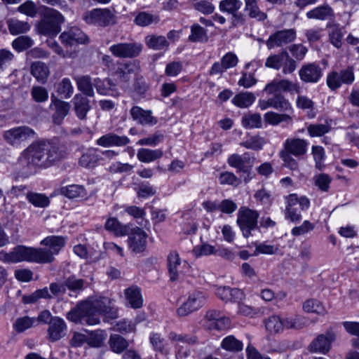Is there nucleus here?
Wrapping results in <instances>:
<instances>
[{
	"instance_id": "1",
	"label": "nucleus",
	"mask_w": 359,
	"mask_h": 359,
	"mask_svg": "<svg viewBox=\"0 0 359 359\" xmlns=\"http://www.w3.org/2000/svg\"><path fill=\"white\" fill-rule=\"evenodd\" d=\"M100 315L111 319L118 317L114 299L107 297H88L69 311L66 317L75 323L95 325L100 323Z\"/></svg>"
},
{
	"instance_id": "2",
	"label": "nucleus",
	"mask_w": 359,
	"mask_h": 359,
	"mask_svg": "<svg viewBox=\"0 0 359 359\" xmlns=\"http://www.w3.org/2000/svg\"><path fill=\"white\" fill-rule=\"evenodd\" d=\"M63 157L59 147L46 141L32 143L20 154V162L27 167L48 168Z\"/></svg>"
},
{
	"instance_id": "3",
	"label": "nucleus",
	"mask_w": 359,
	"mask_h": 359,
	"mask_svg": "<svg viewBox=\"0 0 359 359\" xmlns=\"http://www.w3.org/2000/svg\"><path fill=\"white\" fill-rule=\"evenodd\" d=\"M0 259L5 262L12 263L29 262L39 264H48L50 263L51 256L39 248L19 245L15 247L9 253L0 252Z\"/></svg>"
},
{
	"instance_id": "4",
	"label": "nucleus",
	"mask_w": 359,
	"mask_h": 359,
	"mask_svg": "<svg viewBox=\"0 0 359 359\" xmlns=\"http://www.w3.org/2000/svg\"><path fill=\"white\" fill-rule=\"evenodd\" d=\"M40 20L36 25L37 32L50 37L55 36L61 30L65 17L57 10L43 6L40 12Z\"/></svg>"
},
{
	"instance_id": "5",
	"label": "nucleus",
	"mask_w": 359,
	"mask_h": 359,
	"mask_svg": "<svg viewBox=\"0 0 359 359\" xmlns=\"http://www.w3.org/2000/svg\"><path fill=\"white\" fill-rule=\"evenodd\" d=\"M285 218L292 222H299L302 215L297 206L302 210H306L309 208V200L305 196L298 197L296 194H292L285 197Z\"/></svg>"
},
{
	"instance_id": "6",
	"label": "nucleus",
	"mask_w": 359,
	"mask_h": 359,
	"mask_svg": "<svg viewBox=\"0 0 359 359\" xmlns=\"http://www.w3.org/2000/svg\"><path fill=\"white\" fill-rule=\"evenodd\" d=\"M259 213L248 208L241 207L237 214V224L239 226L243 236L245 238L250 237L252 231L257 227Z\"/></svg>"
},
{
	"instance_id": "7",
	"label": "nucleus",
	"mask_w": 359,
	"mask_h": 359,
	"mask_svg": "<svg viewBox=\"0 0 359 359\" xmlns=\"http://www.w3.org/2000/svg\"><path fill=\"white\" fill-rule=\"evenodd\" d=\"M35 131L28 126H18L4 131L3 137L10 145L18 147L23 142L34 139Z\"/></svg>"
},
{
	"instance_id": "8",
	"label": "nucleus",
	"mask_w": 359,
	"mask_h": 359,
	"mask_svg": "<svg viewBox=\"0 0 359 359\" xmlns=\"http://www.w3.org/2000/svg\"><path fill=\"white\" fill-rule=\"evenodd\" d=\"M83 20L89 25L106 27L115 22V16L108 8H94L86 11Z\"/></svg>"
},
{
	"instance_id": "9",
	"label": "nucleus",
	"mask_w": 359,
	"mask_h": 359,
	"mask_svg": "<svg viewBox=\"0 0 359 359\" xmlns=\"http://www.w3.org/2000/svg\"><path fill=\"white\" fill-rule=\"evenodd\" d=\"M205 294L201 291L191 293L188 299L177 310L179 316H187L202 307L206 302Z\"/></svg>"
},
{
	"instance_id": "10",
	"label": "nucleus",
	"mask_w": 359,
	"mask_h": 359,
	"mask_svg": "<svg viewBox=\"0 0 359 359\" xmlns=\"http://www.w3.org/2000/svg\"><path fill=\"white\" fill-rule=\"evenodd\" d=\"M140 43H118L109 47L111 53L119 58H133L137 57L142 50Z\"/></svg>"
},
{
	"instance_id": "11",
	"label": "nucleus",
	"mask_w": 359,
	"mask_h": 359,
	"mask_svg": "<svg viewBox=\"0 0 359 359\" xmlns=\"http://www.w3.org/2000/svg\"><path fill=\"white\" fill-rule=\"evenodd\" d=\"M353 68L348 67L339 72H332L327 76V85L332 90L338 89L342 84L351 85L354 82Z\"/></svg>"
},
{
	"instance_id": "12",
	"label": "nucleus",
	"mask_w": 359,
	"mask_h": 359,
	"mask_svg": "<svg viewBox=\"0 0 359 359\" xmlns=\"http://www.w3.org/2000/svg\"><path fill=\"white\" fill-rule=\"evenodd\" d=\"M228 164L236 168L238 172L246 174L244 181L248 182L251 179V170L252 167L251 158L248 153L243 155L233 154L229 156L227 159Z\"/></svg>"
},
{
	"instance_id": "13",
	"label": "nucleus",
	"mask_w": 359,
	"mask_h": 359,
	"mask_svg": "<svg viewBox=\"0 0 359 359\" xmlns=\"http://www.w3.org/2000/svg\"><path fill=\"white\" fill-rule=\"evenodd\" d=\"M147 233L140 227L132 229L128 235V245L129 250L135 254L142 253L147 248Z\"/></svg>"
},
{
	"instance_id": "14",
	"label": "nucleus",
	"mask_w": 359,
	"mask_h": 359,
	"mask_svg": "<svg viewBox=\"0 0 359 359\" xmlns=\"http://www.w3.org/2000/svg\"><path fill=\"white\" fill-rule=\"evenodd\" d=\"M59 38L65 46H73L88 42V36L77 27H72L64 31Z\"/></svg>"
},
{
	"instance_id": "15",
	"label": "nucleus",
	"mask_w": 359,
	"mask_h": 359,
	"mask_svg": "<svg viewBox=\"0 0 359 359\" xmlns=\"http://www.w3.org/2000/svg\"><path fill=\"white\" fill-rule=\"evenodd\" d=\"M309 142L304 139L298 137H290L283 143V149L281 151L293 155L294 157L304 156L308 150Z\"/></svg>"
},
{
	"instance_id": "16",
	"label": "nucleus",
	"mask_w": 359,
	"mask_h": 359,
	"mask_svg": "<svg viewBox=\"0 0 359 359\" xmlns=\"http://www.w3.org/2000/svg\"><path fill=\"white\" fill-rule=\"evenodd\" d=\"M336 335L333 332H327L325 334H319L309 346L311 353L326 354L331 348L332 343L335 340Z\"/></svg>"
},
{
	"instance_id": "17",
	"label": "nucleus",
	"mask_w": 359,
	"mask_h": 359,
	"mask_svg": "<svg viewBox=\"0 0 359 359\" xmlns=\"http://www.w3.org/2000/svg\"><path fill=\"white\" fill-rule=\"evenodd\" d=\"M296 38V31L294 29H287L276 32L266 41L269 49L280 47L292 42Z\"/></svg>"
},
{
	"instance_id": "18",
	"label": "nucleus",
	"mask_w": 359,
	"mask_h": 359,
	"mask_svg": "<svg viewBox=\"0 0 359 359\" xmlns=\"http://www.w3.org/2000/svg\"><path fill=\"white\" fill-rule=\"evenodd\" d=\"M50 108L53 111L52 114L53 123L55 125H61L65 118L68 115L71 105L69 102L51 97Z\"/></svg>"
},
{
	"instance_id": "19",
	"label": "nucleus",
	"mask_w": 359,
	"mask_h": 359,
	"mask_svg": "<svg viewBox=\"0 0 359 359\" xmlns=\"http://www.w3.org/2000/svg\"><path fill=\"white\" fill-rule=\"evenodd\" d=\"M238 62V58L236 55L232 52L226 53L220 62H215L212 65L210 71V75L222 74L228 69L235 67Z\"/></svg>"
},
{
	"instance_id": "20",
	"label": "nucleus",
	"mask_w": 359,
	"mask_h": 359,
	"mask_svg": "<svg viewBox=\"0 0 359 359\" xmlns=\"http://www.w3.org/2000/svg\"><path fill=\"white\" fill-rule=\"evenodd\" d=\"M300 79L305 83H317L323 76L322 68L316 63L302 65L299 70Z\"/></svg>"
},
{
	"instance_id": "21",
	"label": "nucleus",
	"mask_w": 359,
	"mask_h": 359,
	"mask_svg": "<svg viewBox=\"0 0 359 359\" xmlns=\"http://www.w3.org/2000/svg\"><path fill=\"white\" fill-rule=\"evenodd\" d=\"M41 244L48 247L46 248H40L51 256L50 263L55 259L54 256L57 255L61 249L65 245V238L60 236H50L41 241Z\"/></svg>"
},
{
	"instance_id": "22",
	"label": "nucleus",
	"mask_w": 359,
	"mask_h": 359,
	"mask_svg": "<svg viewBox=\"0 0 359 359\" xmlns=\"http://www.w3.org/2000/svg\"><path fill=\"white\" fill-rule=\"evenodd\" d=\"M130 139L126 136H119L114 133H109L98 138L96 144L102 147H124L130 143Z\"/></svg>"
},
{
	"instance_id": "23",
	"label": "nucleus",
	"mask_w": 359,
	"mask_h": 359,
	"mask_svg": "<svg viewBox=\"0 0 359 359\" xmlns=\"http://www.w3.org/2000/svg\"><path fill=\"white\" fill-rule=\"evenodd\" d=\"M67 325L65 320L57 316L50 319L48 329V339L51 341H56L62 338L65 335V331Z\"/></svg>"
},
{
	"instance_id": "24",
	"label": "nucleus",
	"mask_w": 359,
	"mask_h": 359,
	"mask_svg": "<svg viewBox=\"0 0 359 359\" xmlns=\"http://www.w3.org/2000/svg\"><path fill=\"white\" fill-rule=\"evenodd\" d=\"M130 113L133 119L140 124L154 126L157 123V118L152 116L151 110H144L138 106H134Z\"/></svg>"
},
{
	"instance_id": "25",
	"label": "nucleus",
	"mask_w": 359,
	"mask_h": 359,
	"mask_svg": "<svg viewBox=\"0 0 359 359\" xmlns=\"http://www.w3.org/2000/svg\"><path fill=\"white\" fill-rule=\"evenodd\" d=\"M216 294L224 302H238L244 298V294L241 290L226 286L218 287L216 290Z\"/></svg>"
},
{
	"instance_id": "26",
	"label": "nucleus",
	"mask_w": 359,
	"mask_h": 359,
	"mask_svg": "<svg viewBox=\"0 0 359 359\" xmlns=\"http://www.w3.org/2000/svg\"><path fill=\"white\" fill-rule=\"evenodd\" d=\"M124 295L128 305L134 309H140L143 306V297L140 287L132 285L124 290Z\"/></svg>"
},
{
	"instance_id": "27",
	"label": "nucleus",
	"mask_w": 359,
	"mask_h": 359,
	"mask_svg": "<svg viewBox=\"0 0 359 359\" xmlns=\"http://www.w3.org/2000/svg\"><path fill=\"white\" fill-rule=\"evenodd\" d=\"M72 103L77 118L80 120H85L91 108L88 99L81 94H76L72 100Z\"/></svg>"
},
{
	"instance_id": "28",
	"label": "nucleus",
	"mask_w": 359,
	"mask_h": 359,
	"mask_svg": "<svg viewBox=\"0 0 359 359\" xmlns=\"http://www.w3.org/2000/svg\"><path fill=\"white\" fill-rule=\"evenodd\" d=\"M60 193L69 199H83L86 198L88 195L85 187L80 184H71L62 187L60 189Z\"/></svg>"
},
{
	"instance_id": "29",
	"label": "nucleus",
	"mask_w": 359,
	"mask_h": 359,
	"mask_svg": "<svg viewBox=\"0 0 359 359\" xmlns=\"http://www.w3.org/2000/svg\"><path fill=\"white\" fill-rule=\"evenodd\" d=\"M102 159L98 154V149L91 148L81 155L79 163L84 168H95Z\"/></svg>"
},
{
	"instance_id": "30",
	"label": "nucleus",
	"mask_w": 359,
	"mask_h": 359,
	"mask_svg": "<svg viewBox=\"0 0 359 359\" xmlns=\"http://www.w3.org/2000/svg\"><path fill=\"white\" fill-rule=\"evenodd\" d=\"M138 67L135 62H128L118 65L114 74L123 82L130 81L131 75L135 74Z\"/></svg>"
},
{
	"instance_id": "31",
	"label": "nucleus",
	"mask_w": 359,
	"mask_h": 359,
	"mask_svg": "<svg viewBox=\"0 0 359 359\" xmlns=\"http://www.w3.org/2000/svg\"><path fill=\"white\" fill-rule=\"evenodd\" d=\"M167 262L170 280H177L181 268V259L179 254L175 251L170 252L168 255Z\"/></svg>"
},
{
	"instance_id": "32",
	"label": "nucleus",
	"mask_w": 359,
	"mask_h": 359,
	"mask_svg": "<svg viewBox=\"0 0 359 359\" xmlns=\"http://www.w3.org/2000/svg\"><path fill=\"white\" fill-rule=\"evenodd\" d=\"M264 121L272 126H277L281 123L292 124L293 115L282 113L278 114L274 111H268L264 115Z\"/></svg>"
},
{
	"instance_id": "33",
	"label": "nucleus",
	"mask_w": 359,
	"mask_h": 359,
	"mask_svg": "<svg viewBox=\"0 0 359 359\" xmlns=\"http://www.w3.org/2000/svg\"><path fill=\"white\" fill-rule=\"evenodd\" d=\"M271 108L283 113L293 115L294 109L291 103L283 95L276 94L271 97Z\"/></svg>"
},
{
	"instance_id": "34",
	"label": "nucleus",
	"mask_w": 359,
	"mask_h": 359,
	"mask_svg": "<svg viewBox=\"0 0 359 359\" xmlns=\"http://www.w3.org/2000/svg\"><path fill=\"white\" fill-rule=\"evenodd\" d=\"M163 155V151L161 149H150L141 148L138 149L137 157L142 163H151L161 158Z\"/></svg>"
},
{
	"instance_id": "35",
	"label": "nucleus",
	"mask_w": 359,
	"mask_h": 359,
	"mask_svg": "<svg viewBox=\"0 0 359 359\" xmlns=\"http://www.w3.org/2000/svg\"><path fill=\"white\" fill-rule=\"evenodd\" d=\"M104 228L116 236H126L129 230L128 226L122 224L116 217L109 218L105 222Z\"/></svg>"
},
{
	"instance_id": "36",
	"label": "nucleus",
	"mask_w": 359,
	"mask_h": 359,
	"mask_svg": "<svg viewBox=\"0 0 359 359\" xmlns=\"http://www.w3.org/2000/svg\"><path fill=\"white\" fill-rule=\"evenodd\" d=\"M306 15L309 19L325 20L333 16V11L328 5H323L308 11Z\"/></svg>"
},
{
	"instance_id": "37",
	"label": "nucleus",
	"mask_w": 359,
	"mask_h": 359,
	"mask_svg": "<svg viewBox=\"0 0 359 359\" xmlns=\"http://www.w3.org/2000/svg\"><path fill=\"white\" fill-rule=\"evenodd\" d=\"M149 341L155 351L165 355L169 353L168 344L161 334L151 333L149 337Z\"/></svg>"
},
{
	"instance_id": "38",
	"label": "nucleus",
	"mask_w": 359,
	"mask_h": 359,
	"mask_svg": "<svg viewBox=\"0 0 359 359\" xmlns=\"http://www.w3.org/2000/svg\"><path fill=\"white\" fill-rule=\"evenodd\" d=\"M31 73L38 81L44 83L49 76L50 71L48 67L45 63L37 61L32 64Z\"/></svg>"
},
{
	"instance_id": "39",
	"label": "nucleus",
	"mask_w": 359,
	"mask_h": 359,
	"mask_svg": "<svg viewBox=\"0 0 359 359\" xmlns=\"http://www.w3.org/2000/svg\"><path fill=\"white\" fill-rule=\"evenodd\" d=\"M8 28L12 35L25 34L30 30L31 26L27 22L21 21L15 18H11L7 21Z\"/></svg>"
},
{
	"instance_id": "40",
	"label": "nucleus",
	"mask_w": 359,
	"mask_h": 359,
	"mask_svg": "<svg viewBox=\"0 0 359 359\" xmlns=\"http://www.w3.org/2000/svg\"><path fill=\"white\" fill-rule=\"evenodd\" d=\"M77 88L85 95L93 97L95 95L92 80L90 76L85 75L78 76L75 79Z\"/></svg>"
},
{
	"instance_id": "41",
	"label": "nucleus",
	"mask_w": 359,
	"mask_h": 359,
	"mask_svg": "<svg viewBox=\"0 0 359 359\" xmlns=\"http://www.w3.org/2000/svg\"><path fill=\"white\" fill-rule=\"evenodd\" d=\"M220 346L224 350L232 353H238L243 349V342L236 339L233 335H229L224 337Z\"/></svg>"
},
{
	"instance_id": "42",
	"label": "nucleus",
	"mask_w": 359,
	"mask_h": 359,
	"mask_svg": "<svg viewBox=\"0 0 359 359\" xmlns=\"http://www.w3.org/2000/svg\"><path fill=\"white\" fill-rule=\"evenodd\" d=\"M145 43L156 50L167 49L169 46V42L164 36L149 35L145 38Z\"/></svg>"
},
{
	"instance_id": "43",
	"label": "nucleus",
	"mask_w": 359,
	"mask_h": 359,
	"mask_svg": "<svg viewBox=\"0 0 359 359\" xmlns=\"http://www.w3.org/2000/svg\"><path fill=\"white\" fill-rule=\"evenodd\" d=\"M55 91L62 98L69 99L74 93V87L69 78H63L55 85Z\"/></svg>"
},
{
	"instance_id": "44",
	"label": "nucleus",
	"mask_w": 359,
	"mask_h": 359,
	"mask_svg": "<svg viewBox=\"0 0 359 359\" xmlns=\"http://www.w3.org/2000/svg\"><path fill=\"white\" fill-rule=\"evenodd\" d=\"M93 85L100 95H111L115 90V84L110 79H95Z\"/></svg>"
},
{
	"instance_id": "45",
	"label": "nucleus",
	"mask_w": 359,
	"mask_h": 359,
	"mask_svg": "<svg viewBox=\"0 0 359 359\" xmlns=\"http://www.w3.org/2000/svg\"><path fill=\"white\" fill-rule=\"evenodd\" d=\"M244 10L250 18L257 21H264L267 18L266 13L260 10L257 1L245 4Z\"/></svg>"
},
{
	"instance_id": "46",
	"label": "nucleus",
	"mask_w": 359,
	"mask_h": 359,
	"mask_svg": "<svg viewBox=\"0 0 359 359\" xmlns=\"http://www.w3.org/2000/svg\"><path fill=\"white\" fill-rule=\"evenodd\" d=\"M255 95L250 92L241 93L235 95L232 102L238 107L246 108L255 101Z\"/></svg>"
},
{
	"instance_id": "47",
	"label": "nucleus",
	"mask_w": 359,
	"mask_h": 359,
	"mask_svg": "<svg viewBox=\"0 0 359 359\" xmlns=\"http://www.w3.org/2000/svg\"><path fill=\"white\" fill-rule=\"evenodd\" d=\"M255 250L252 256H257L260 254L263 255H276L279 251L278 245L269 244L268 242H255L254 243Z\"/></svg>"
},
{
	"instance_id": "48",
	"label": "nucleus",
	"mask_w": 359,
	"mask_h": 359,
	"mask_svg": "<svg viewBox=\"0 0 359 359\" xmlns=\"http://www.w3.org/2000/svg\"><path fill=\"white\" fill-rule=\"evenodd\" d=\"M208 39L207 31L198 24H194L191 27V34L189 40L191 42H205Z\"/></svg>"
},
{
	"instance_id": "49",
	"label": "nucleus",
	"mask_w": 359,
	"mask_h": 359,
	"mask_svg": "<svg viewBox=\"0 0 359 359\" xmlns=\"http://www.w3.org/2000/svg\"><path fill=\"white\" fill-rule=\"evenodd\" d=\"M265 327L271 334H277L283 332V325L282 318L278 316H271L264 320Z\"/></svg>"
},
{
	"instance_id": "50",
	"label": "nucleus",
	"mask_w": 359,
	"mask_h": 359,
	"mask_svg": "<svg viewBox=\"0 0 359 359\" xmlns=\"http://www.w3.org/2000/svg\"><path fill=\"white\" fill-rule=\"evenodd\" d=\"M27 201L35 207L45 208L50 203V200L45 194L29 191L26 195Z\"/></svg>"
},
{
	"instance_id": "51",
	"label": "nucleus",
	"mask_w": 359,
	"mask_h": 359,
	"mask_svg": "<svg viewBox=\"0 0 359 359\" xmlns=\"http://www.w3.org/2000/svg\"><path fill=\"white\" fill-rule=\"evenodd\" d=\"M135 23L141 27L149 26L153 23H158L159 18L156 15L142 11L140 12L135 18Z\"/></svg>"
},
{
	"instance_id": "52",
	"label": "nucleus",
	"mask_w": 359,
	"mask_h": 359,
	"mask_svg": "<svg viewBox=\"0 0 359 359\" xmlns=\"http://www.w3.org/2000/svg\"><path fill=\"white\" fill-rule=\"evenodd\" d=\"M109 344L110 348L117 353L123 352L128 346V342L118 334L111 335Z\"/></svg>"
},
{
	"instance_id": "53",
	"label": "nucleus",
	"mask_w": 359,
	"mask_h": 359,
	"mask_svg": "<svg viewBox=\"0 0 359 359\" xmlns=\"http://www.w3.org/2000/svg\"><path fill=\"white\" fill-rule=\"evenodd\" d=\"M242 4L241 0H222L219 2V8L220 11L231 15L238 11Z\"/></svg>"
},
{
	"instance_id": "54",
	"label": "nucleus",
	"mask_w": 359,
	"mask_h": 359,
	"mask_svg": "<svg viewBox=\"0 0 359 359\" xmlns=\"http://www.w3.org/2000/svg\"><path fill=\"white\" fill-rule=\"evenodd\" d=\"M296 105L299 109L308 111V116L310 118L315 116L313 111L314 109V102L306 95H299L296 100Z\"/></svg>"
},
{
	"instance_id": "55",
	"label": "nucleus",
	"mask_w": 359,
	"mask_h": 359,
	"mask_svg": "<svg viewBox=\"0 0 359 359\" xmlns=\"http://www.w3.org/2000/svg\"><path fill=\"white\" fill-rule=\"evenodd\" d=\"M330 130L331 126L328 123L311 124L307 127V131L311 137H321Z\"/></svg>"
},
{
	"instance_id": "56",
	"label": "nucleus",
	"mask_w": 359,
	"mask_h": 359,
	"mask_svg": "<svg viewBox=\"0 0 359 359\" xmlns=\"http://www.w3.org/2000/svg\"><path fill=\"white\" fill-rule=\"evenodd\" d=\"M242 125L246 128H261L262 117L259 114H248L242 117Z\"/></svg>"
},
{
	"instance_id": "57",
	"label": "nucleus",
	"mask_w": 359,
	"mask_h": 359,
	"mask_svg": "<svg viewBox=\"0 0 359 359\" xmlns=\"http://www.w3.org/2000/svg\"><path fill=\"white\" fill-rule=\"evenodd\" d=\"M283 329H302L306 325V320L301 316H296L294 318H285L282 319Z\"/></svg>"
},
{
	"instance_id": "58",
	"label": "nucleus",
	"mask_w": 359,
	"mask_h": 359,
	"mask_svg": "<svg viewBox=\"0 0 359 359\" xmlns=\"http://www.w3.org/2000/svg\"><path fill=\"white\" fill-rule=\"evenodd\" d=\"M286 50H282L278 54H274L269 56L265 62V66L276 70L281 69L283 67V61L285 59Z\"/></svg>"
},
{
	"instance_id": "59",
	"label": "nucleus",
	"mask_w": 359,
	"mask_h": 359,
	"mask_svg": "<svg viewBox=\"0 0 359 359\" xmlns=\"http://www.w3.org/2000/svg\"><path fill=\"white\" fill-rule=\"evenodd\" d=\"M36 323V318L29 316H24L18 318L15 320L13 324V327L18 332H22L34 326Z\"/></svg>"
},
{
	"instance_id": "60",
	"label": "nucleus",
	"mask_w": 359,
	"mask_h": 359,
	"mask_svg": "<svg viewBox=\"0 0 359 359\" xmlns=\"http://www.w3.org/2000/svg\"><path fill=\"white\" fill-rule=\"evenodd\" d=\"M312 155L315 161V167L318 170H322L325 167L324 161L325 159V152L323 147L313 146Z\"/></svg>"
},
{
	"instance_id": "61",
	"label": "nucleus",
	"mask_w": 359,
	"mask_h": 359,
	"mask_svg": "<svg viewBox=\"0 0 359 359\" xmlns=\"http://www.w3.org/2000/svg\"><path fill=\"white\" fill-rule=\"evenodd\" d=\"M107 339V333L104 330H97L90 333L88 344L93 347H100Z\"/></svg>"
},
{
	"instance_id": "62",
	"label": "nucleus",
	"mask_w": 359,
	"mask_h": 359,
	"mask_svg": "<svg viewBox=\"0 0 359 359\" xmlns=\"http://www.w3.org/2000/svg\"><path fill=\"white\" fill-rule=\"evenodd\" d=\"M264 144V140L259 135L249 137L246 140L240 143V145L252 150H259Z\"/></svg>"
},
{
	"instance_id": "63",
	"label": "nucleus",
	"mask_w": 359,
	"mask_h": 359,
	"mask_svg": "<svg viewBox=\"0 0 359 359\" xmlns=\"http://www.w3.org/2000/svg\"><path fill=\"white\" fill-rule=\"evenodd\" d=\"M314 184L321 191L326 192L329 190L332 178L325 173L316 175L313 177Z\"/></svg>"
},
{
	"instance_id": "64",
	"label": "nucleus",
	"mask_w": 359,
	"mask_h": 359,
	"mask_svg": "<svg viewBox=\"0 0 359 359\" xmlns=\"http://www.w3.org/2000/svg\"><path fill=\"white\" fill-rule=\"evenodd\" d=\"M33 45V40L27 36H21L12 42L13 48L18 52L23 51Z\"/></svg>"
}]
</instances>
